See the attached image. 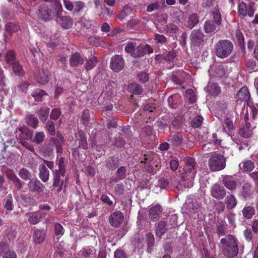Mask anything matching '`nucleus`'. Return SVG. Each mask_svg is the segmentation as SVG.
<instances>
[{"label": "nucleus", "mask_w": 258, "mask_h": 258, "mask_svg": "<svg viewBox=\"0 0 258 258\" xmlns=\"http://www.w3.org/2000/svg\"><path fill=\"white\" fill-rule=\"evenodd\" d=\"M225 203L227 208L229 209L234 208L237 204L236 200L232 195H229L226 197Z\"/></svg>", "instance_id": "obj_34"}, {"label": "nucleus", "mask_w": 258, "mask_h": 258, "mask_svg": "<svg viewBox=\"0 0 258 258\" xmlns=\"http://www.w3.org/2000/svg\"><path fill=\"white\" fill-rule=\"evenodd\" d=\"M243 216L247 219H250L255 214V210L254 208L251 206L244 207L242 210Z\"/></svg>", "instance_id": "obj_29"}, {"label": "nucleus", "mask_w": 258, "mask_h": 258, "mask_svg": "<svg viewBox=\"0 0 258 258\" xmlns=\"http://www.w3.org/2000/svg\"><path fill=\"white\" fill-rule=\"evenodd\" d=\"M50 77L49 72L47 69H42L36 75L35 79L38 84L45 85L49 82Z\"/></svg>", "instance_id": "obj_6"}, {"label": "nucleus", "mask_w": 258, "mask_h": 258, "mask_svg": "<svg viewBox=\"0 0 258 258\" xmlns=\"http://www.w3.org/2000/svg\"><path fill=\"white\" fill-rule=\"evenodd\" d=\"M125 168L124 167H120L117 171V176L119 179H123L125 177Z\"/></svg>", "instance_id": "obj_62"}, {"label": "nucleus", "mask_w": 258, "mask_h": 258, "mask_svg": "<svg viewBox=\"0 0 258 258\" xmlns=\"http://www.w3.org/2000/svg\"><path fill=\"white\" fill-rule=\"evenodd\" d=\"M6 87V84L5 82V76L4 71L2 69L0 68V100L3 101V97L2 96L1 93L4 92L5 94L7 93V90L5 89Z\"/></svg>", "instance_id": "obj_28"}, {"label": "nucleus", "mask_w": 258, "mask_h": 258, "mask_svg": "<svg viewBox=\"0 0 258 258\" xmlns=\"http://www.w3.org/2000/svg\"><path fill=\"white\" fill-rule=\"evenodd\" d=\"M204 35L199 30H193L190 35V39L192 45L199 46L204 41Z\"/></svg>", "instance_id": "obj_9"}, {"label": "nucleus", "mask_w": 258, "mask_h": 258, "mask_svg": "<svg viewBox=\"0 0 258 258\" xmlns=\"http://www.w3.org/2000/svg\"><path fill=\"white\" fill-rule=\"evenodd\" d=\"M210 191L212 197L218 200L223 199L226 196L224 188L218 184H214Z\"/></svg>", "instance_id": "obj_7"}, {"label": "nucleus", "mask_w": 258, "mask_h": 258, "mask_svg": "<svg viewBox=\"0 0 258 258\" xmlns=\"http://www.w3.org/2000/svg\"><path fill=\"white\" fill-rule=\"evenodd\" d=\"M233 49V43L228 40H220L214 45L215 53L220 58H224L229 56Z\"/></svg>", "instance_id": "obj_2"}, {"label": "nucleus", "mask_w": 258, "mask_h": 258, "mask_svg": "<svg viewBox=\"0 0 258 258\" xmlns=\"http://www.w3.org/2000/svg\"><path fill=\"white\" fill-rule=\"evenodd\" d=\"M204 27L205 32L208 34L213 33L216 30L215 25L213 22L211 21H206Z\"/></svg>", "instance_id": "obj_39"}, {"label": "nucleus", "mask_w": 258, "mask_h": 258, "mask_svg": "<svg viewBox=\"0 0 258 258\" xmlns=\"http://www.w3.org/2000/svg\"><path fill=\"white\" fill-rule=\"evenodd\" d=\"M185 162L183 178H186L188 180H189V184L185 185L189 187L192 185V181H193L196 173V170L195 168V161L194 158L188 157L186 159Z\"/></svg>", "instance_id": "obj_4"}, {"label": "nucleus", "mask_w": 258, "mask_h": 258, "mask_svg": "<svg viewBox=\"0 0 258 258\" xmlns=\"http://www.w3.org/2000/svg\"><path fill=\"white\" fill-rule=\"evenodd\" d=\"M18 29V26L14 24L7 23L5 26L6 33L8 35H11L14 32Z\"/></svg>", "instance_id": "obj_43"}, {"label": "nucleus", "mask_w": 258, "mask_h": 258, "mask_svg": "<svg viewBox=\"0 0 258 258\" xmlns=\"http://www.w3.org/2000/svg\"><path fill=\"white\" fill-rule=\"evenodd\" d=\"M96 249L93 246H86L79 251L78 254L84 258H92L96 256Z\"/></svg>", "instance_id": "obj_14"}, {"label": "nucleus", "mask_w": 258, "mask_h": 258, "mask_svg": "<svg viewBox=\"0 0 258 258\" xmlns=\"http://www.w3.org/2000/svg\"><path fill=\"white\" fill-rule=\"evenodd\" d=\"M61 112L59 109L54 108L52 109L50 113V118L53 120H56L60 116Z\"/></svg>", "instance_id": "obj_61"}, {"label": "nucleus", "mask_w": 258, "mask_h": 258, "mask_svg": "<svg viewBox=\"0 0 258 258\" xmlns=\"http://www.w3.org/2000/svg\"><path fill=\"white\" fill-rule=\"evenodd\" d=\"M13 199L11 195H9L7 198V201L5 205V208L9 210L12 211L13 208Z\"/></svg>", "instance_id": "obj_59"}, {"label": "nucleus", "mask_w": 258, "mask_h": 258, "mask_svg": "<svg viewBox=\"0 0 258 258\" xmlns=\"http://www.w3.org/2000/svg\"><path fill=\"white\" fill-rule=\"evenodd\" d=\"M185 97L191 103H194L196 101V95L192 89H188L186 91Z\"/></svg>", "instance_id": "obj_52"}, {"label": "nucleus", "mask_w": 258, "mask_h": 258, "mask_svg": "<svg viewBox=\"0 0 258 258\" xmlns=\"http://www.w3.org/2000/svg\"><path fill=\"white\" fill-rule=\"evenodd\" d=\"M37 15L42 20L47 21L50 19L51 10L48 8L45 3H43L38 7Z\"/></svg>", "instance_id": "obj_11"}, {"label": "nucleus", "mask_w": 258, "mask_h": 258, "mask_svg": "<svg viewBox=\"0 0 258 258\" xmlns=\"http://www.w3.org/2000/svg\"><path fill=\"white\" fill-rule=\"evenodd\" d=\"M162 212L160 205H156L151 206L149 210V217L151 220H155L160 217Z\"/></svg>", "instance_id": "obj_17"}, {"label": "nucleus", "mask_w": 258, "mask_h": 258, "mask_svg": "<svg viewBox=\"0 0 258 258\" xmlns=\"http://www.w3.org/2000/svg\"><path fill=\"white\" fill-rule=\"evenodd\" d=\"M6 61L12 66L18 61L16 60L15 53L13 50H9L6 56Z\"/></svg>", "instance_id": "obj_35"}, {"label": "nucleus", "mask_w": 258, "mask_h": 258, "mask_svg": "<svg viewBox=\"0 0 258 258\" xmlns=\"http://www.w3.org/2000/svg\"><path fill=\"white\" fill-rule=\"evenodd\" d=\"M45 238V233L44 231L36 229L33 233V240L38 244L43 242Z\"/></svg>", "instance_id": "obj_22"}, {"label": "nucleus", "mask_w": 258, "mask_h": 258, "mask_svg": "<svg viewBox=\"0 0 258 258\" xmlns=\"http://www.w3.org/2000/svg\"><path fill=\"white\" fill-rule=\"evenodd\" d=\"M11 66L13 72L15 75L17 76H23L25 74V72L19 61L15 62Z\"/></svg>", "instance_id": "obj_30"}, {"label": "nucleus", "mask_w": 258, "mask_h": 258, "mask_svg": "<svg viewBox=\"0 0 258 258\" xmlns=\"http://www.w3.org/2000/svg\"><path fill=\"white\" fill-rule=\"evenodd\" d=\"M49 109L47 107H42L38 112V116L41 121L45 122L47 119Z\"/></svg>", "instance_id": "obj_32"}, {"label": "nucleus", "mask_w": 258, "mask_h": 258, "mask_svg": "<svg viewBox=\"0 0 258 258\" xmlns=\"http://www.w3.org/2000/svg\"><path fill=\"white\" fill-rule=\"evenodd\" d=\"M226 226L227 225L226 223H223L218 226L217 232L219 236H223L225 235Z\"/></svg>", "instance_id": "obj_60"}, {"label": "nucleus", "mask_w": 258, "mask_h": 258, "mask_svg": "<svg viewBox=\"0 0 258 258\" xmlns=\"http://www.w3.org/2000/svg\"><path fill=\"white\" fill-rule=\"evenodd\" d=\"M207 88L213 95H217L220 92V87L217 84H209Z\"/></svg>", "instance_id": "obj_47"}, {"label": "nucleus", "mask_w": 258, "mask_h": 258, "mask_svg": "<svg viewBox=\"0 0 258 258\" xmlns=\"http://www.w3.org/2000/svg\"><path fill=\"white\" fill-rule=\"evenodd\" d=\"M137 46V44L134 42H128L124 48L125 51L128 53L131 54V55L133 56V54L135 51V48Z\"/></svg>", "instance_id": "obj_44"}, {"label": "nucleus", "mask_w": 258, "mask_h": 258, "mask_svg": "<svg viewBox=\"0 0 258 258\" xmlns=\"http://www.w3.org/2000/svg\"><path fill=\"white\" fill-rule=\"evenodd\" d=\"M222 182L223 184L229 190H233L236 187V183L231 176H224Z\"/></svg>", "instance_id": "obj_20"}, {"label": "nucleus", "mask_w": 258, "mask_h": 258, "mask_svg": "<svg viewBox=\"0 0 258 258\" xmlns=\"http://www.w3.org/2000/svg\"><path fill=\"white\" fill-rule=\"evenodd\" d=\"M17 255L15 251L8 250L4 253L2 258H17Z\"/></svg>", "instance_id": "obj_63"}, {"label": "nucleus", "mask_w": 258, "mask_h": 258, "mask_svg": "<svg viewBox=\"0 0 258 258\" xmlns=\"http://www.w3.org/2000/svg\"><path fill=\"white\" fill-rule=\"evenodd\" d=\"M46 127L49 133L51 135H54L55 134L54 123L52 121H48L46 124Z\"/></svg>", "instance_id": "obj_56"}, {"label": "nucleus", "mask_w": 258, "mask_h": 258, "mask_svg": "<svg viewBox=\"0 0 258 258\" xmlns=\"http://www.w3.org/2000/svg\"><path fill=\"white\" fill-rule=\"evenodd\" d=\"M222 248L224 255L230 258L235 256L238 252V248L235 238L231 235L226 236L221 239Z\"/></svg>", "instance_id": "obj_1"}, {"label": "nucleus", "mask_w": 258, "mask_h": 258, "mask_svg": "<svg viewBox=\"0 0 258 258\" xmlns=\"http://www.w3.org/2000/svg\"><path fill=\"white\" fill-rule=\"evenodd\" d=\"M250 98V93L246 87L241 88L237 94V99L239 100L246 102L249 105V100Z\"/></svg>", "instance_id": "obj_16"}, {"label": "nucleus", "mask_w": 258, "mask_h": 258, "mask_svg": "<svg viewBox=\"0 0 258 258\" xmlns=\"http://www.w3.org/2000/svg\"><path fill=\"white\" fill-rule=\"evenodd\" d=\"M199 22V17L197 14L192 13L189 15L188 26L191 29Z\"/></svg>", "instance_id": "obj_33"}, {"label": "nucleus", "mask_w": 258, "mask_h": 258, "mask_svg": "<svg viewBox=\"0 0 258 258\" xmlns=\"http://www.w3.org/2000/svg\"><path fill=\"white\" fill-rule=\"evenodd\" d=\"M85 7V3L81 1H77L74 3V9L73 10V12H79L82 10Z\"/></svg>", "instance_id": "obj_55"}, {"label": "nucleus", "mask_w": 258, "mask_h": 258, "mask_svg": "<svg viewBox=\"0 0 258 258\" xmlns=\"http://www.w3.org/2000/svg\"><path fill=\"white\" fill-rule=\"evenodd\" d=\"M69 61L71 67H76L80 64H82L84 60L80 53L76 52L71 55Z\"/></svg>", "instance_id": "obj_18"}, {"label": "nucleus", "mask_w": 258, "mask_h": 258, "mask_svg": "<svg viewBox=\"0 0 258 258\" xmlns=\"http://www.w3.org/2000/svg\"><path fill=\"white\" fill-rule=\"evenodd\" d=\"M51 6L55 12V16L58 17L60 16L62 11V7L59 0H52L51 1Z\"/></svg>", "instance_id": "obj_26"}, {"label": "nucleus", "mask_w": 258, "mask_h": 258, "mask_svg": "<svg viewBox=\"0 0 258 258\" xmlns=\"http://www.w3.org/2000/svg\"><path fill=\"white\" fill-rule=\"evenodd\" d=\"M53 187H56L58 186L61 183L60 175H61L60 173L57 172V171H53Z\"/></svg>", "instance_id": "obj_53"}, {"label": "nucleus", "mask_w": 258, "mask_h": 258, "mask_svg": "<svg viewBox=\"0 0 258 258\" xmlns=\"http://www.w3.org/2000/svg\"><path fill=\"white\" fill-rule=\"evenodd\" d=\"M58 169L55 170L54 171H57V172L60 173L62 176H64L66 172V164L64 163V158L63 157H60L58 161Z\"/></svg>", "instance_id": "obj_40"}, {"label": "nucleus", "mask_w": 258, "mask_h": 258, "mask_svg": "<svg viewBox=\"0 0 258 258\" xmlns=\"http://www.w3.org/2000/svg\"><path fill=\"white\" fill-rule=\"evenodd\" d=\"M58 20V23L64 29H70L73 24V19L69 16H60L57 17Z\"/></svg>", "instance_id": "obj_15"}, {"label": "nucleus", "mask_w": 258, "mask_h": 258, "mask_svg": "<svg viewBox=\"0 0 258 258\" xmlns=\"http://www.w3.org/2000/svg\"><path fill=\"white\" fill-rule=\"evenodd\" d=\"M182 136L181 134H174L171 138V141L175 146H179L182 142Z\"/></svg>", "instance_id": "obj_46"}, {"label": "nucleus", "mask_w": 258, "mask_h": 258, "mask_svg": "<svg viewBox=\"0 0 258 258\" xmlns=\"http://www.w3.org/2000/svg\"><path fill=\"white\" fill-rule=\"evenodd\" d=\"M25 215L28 218V221L30 224L35 225L38 223L41 219L46 216V214L36 211L27 213Z\"/></svg>", "instance_id": "obj_8"}, {"label": "nucleus", "mask_w": 258, "mask_h": 258, "mask_svg": "<svg viewBox=\"0 0 258 258\" xmlns=\"http://www.w3.org/2000/svg\"><path fill=\"white\" fill-rule=\"evenodd\" d=\"M212 14L215 23L218 25H220L222 20L221 15L220 11L218 10L215 9L212 11Z\"/></svg>", "instance_id": "obj_50"}, {"label": "nucleus", "mask_w": 258, "mask_h": 258, "mask_svg": "<svg viewBox=\"0 0 258 258\" xmlns=\"http://www.w3.org/2000/svg\"><path fill=\"white\" fill-rule=\"evenodd\" d=\"M18 174L22 179L25 180L30 179L31 176L30 172L26 168L21 169L19 171Z\"/></svg>", "instance_id": "obj_48"}, {"label": "nucleus", "mask_w": 258, "mask_h": 258, "mask_svg": "<svg viewBox=\"0 0 258 258\" xmlns=\"http://www.w3.org/2000/svg\"><path fill=\"white\" fill-rule=\"evenodd\" d=\"M124 67V60L122 56L115 55L111 59L110 68L114 72L120 71Z\"/></svg>", "instance_id": "obj_5"}, {"label": "nucleus", "mask_w": 258, "mask_h": 258, "mask_svg": "<svg viewBox=\"0 0 258 258\" xmlns=\"http://www.w3.org/2000/svg\"><path fill=\"white\" fill-rule=\"evenodd\" d=\"M55 234L56 236H58L59 237L61 236L64 232V228L62 226L58 223H55L54 225Z\"/></svg>", "instance_id": "obj_51"}, {"label": "nucleus", "mask_w": 258, "mask_h": 258, "mask_svg": "<svg viewBox=\"0 0 258 258\" xmlns=\"http://www.w3.org/2000/svg\"><path fill=\"white\" fill-rule=\"evenodd\" d=\"M113 94V91L112 90V87L110 85H107L106 87L105 90H104L102 92L101 95L104 97H111Z\"/></svg>", "instance_id": "obj_57"}, {"label": "nucleus", "mask_w": 258, "mask_h": 258, "mask_svg": "<svg viewBox=\"0 0 258 258\" xmlns=\"http://www.w3.org/2000/svg\"><path fill=\"white\" fill-rule=\"evenodd\" d=\"M203 121V118L201 116H196L192 119L191 125L194 127H199L202 124Z\"/></svg>", "instance_id": "obj_54"}, {"label": "nucleus", "mask_w": 258, "mask_h": 258, "mask_svg": "<svg viewBox=\"0 0 258 258\" xmlns=\"http://www.w3.org/2000/svg\"><path fill=\"white\" fill-rule=\"evenodd\" d=\"M208 165L212 171H220L226 167V159L221 154L214 153L210 156Z\"/></svg>", "instance_id": "obj_3"}, {"label": "nucleus", "mask_w": 258, "mask_h": 258, "mask_svg": "<svg viewBox=\"0 0 258 258\" xmlns=\"http://www.w3.org/2000/svg\"><path fill=\"white\" fill-rule=\"evenodd\" d=\"M239 167L242 170L249 172L254 169V164L251 160H245L239 164Z\"/></svg>", "instance_id": "obj_23"}, {"label": "nucleus", "mask_w": 258, "mask_h": 258, "mask_svg": "<svg viewBox=\"0 0 258 258\" xmlns=\"http://www.w3.org/2000/svg\"><path fill=\"white\" fill-rule=\"evenodd\" d=\"M106 166L111 170H114L118 166L116 159L113 157H109L106 160Z\"/></svg>", "instance_id": "obj_42"}, {"label": "nucleus", "mask_w": 258, "mask_h": 258, "mask_svg": "<svg viewBox=\"0 0 258 258\" xmlns=\"http://www.w3.org/2000/svg\"><path fill=\"white\" fill-rule=\"evenodd\" d=\"M39 176L40 179L44 182H47L49 177V171L45 165L41 164L39 166Z\"/></svg>", "instance_id": "obj_19"}, {"label": "nucleus", "mask_w": 258, "mask_h": 258, "mask_svg": "<svg viewBox=\"0 0 258 258\" xmlns=\"http://www.w3.org/2000/svg\"><path fill=\"white\" fill-rule=\"evenodd\" d=\"M128 90L131 93L135 95L141 94L143 92L142 88L137 83H132L128 86Z\"/></svg>", "instance_id": "obj_31"}, {"label": "nucleus", "mask_w": 258, "mask_h": 258, "mask_svg": "<svg viewBox=\"0 0 258 258\" xmlns=\"http://www.w3.org/2000/svg\"><path fill=\"white\" fill-rule=\"evenodd\" d=\"M26 122L28 125L35 128L38 124V119L37 117L35 116L34 115L29 114H28L26 117Z\"/></svg>", "instance_id": "obj_24"}, {"label": "nucleus", "mask_w": 258, "mask_h": 258, "mask_svg": "<svg viewBox=\"0 0 258 258\" xmlns=\"http://www.w3.org/2000/svg\"><path fill=\"white\" fill-rule=\"evenodd\" d=\"M76 137L79 142V147L83 149H86L87 143L84 133L82 131H78Z\"/></svg>", "instance_id": "obj_21"}, {"label": "nucleus", "mask_w": 258, "mask_h": 258, "mask_svg": "<svg viewBox=\"0 0 258 258\" xmlns=\"http://www.w3.org/2000/svg\"><path fill=\"white\" fill-rule=\"evenodd\" d=\"M97 62V58L95 56H92L86 61V63L85 64L86 70L88 71L91 70L95 66Z\"/></svg>", "instance_id": "obj_45"}, {"label": "nucleus", "mask_w": 258, "mask_h": 258, "mask_svg": "<svg viewBox=\"0 0 258 258\" xmlns=\"http://www.w3.org/2000/svg\"><path fill=\"white\" fill-rule=\"evenodd\" d=\"M27 128L26 127H20L16 130L17 136H19L22 139L28 140L30 136L27 134Z\"/></svg>", "instance_id": "obj_36"}, {"label": "nucleus", "mask_w": 258, "mask_h": 258, "mask_svg": "<svg viewBox=\"0 0 258 258\" xmlns=\"http://www.w3.org/2000/svg\"><path fill=\"white\" fill-rule=\"evenodd\" d=\"M159 157L158 155L153 152H149L144 155V161L145 163H152L155 165L157 169H159L160 167V165L159 164Z\"/></svg>", "instance_id": "obj_12"}, {"label": "nucleus", "mask_w": 258, "mask_h": 258, "mask_svg": "<svg viewBox=\"0 0 258 258\" xmlns=\"http://www.w3.org/2000/svg\"><path fill=\"white\" fill-rule=\"evenodd\" d=\"M123 218V215L121 212L116 211L110 215L109 220L112 226L117 227L122 222Z\"/></svg>", "instance_id": "obj_10"}, {"label": "nucleus", "mask_w": 258, "mask_h": 258, "mask_svg": "<svg viewBox=\"0 0 258 258\" xmlns=\"http://www.w3.org/2000/svg\"><path fill=\"white\" fill-rule=\"evenodd\" d=\"M145 54L144 45H139L135 48V51L133 54V57H139Z\"/></svg>", "instance_id": "obj_49"}, {"label": "nucleus", "mask_w": 258, "mask_h": 258, "mask_svg": "<svg viewBox=\"0 0 258 258\" xmlns=\"http://www.w3.org/2000/svg\"><path fill=\"white\" fill-rule=\"evenodd\" d=\"M227 73V69L223 65L218 66L215 70L216 76L219 78L225 77Z\"/></svg>", "instance_id": "obj_38"}, {"label": "nucleus", "mask_w": 258, "mask_h": 258, "mask_svg": "<svg viewBox=\"0 0 258 258\" xmlns=\"http://www.w3.org/2000/svg\"><path fill=\"white\" fill-rule=\"evenodd\" d=\"M243 234L246 241L248 242H251L252 244H253L254 242H256V238L257 237L253 236L252 231L250 228H246L243 231Z\"/></svg>", "instance_id": "obj_37"}, {"label": "nucleus", "mask_w": 258, "mask_h": 258, "mask_svg": "<svg viewBox=\"0 0 258 258\" xmlns=\"http://www.w3.org/2000/svg\"><path fill=\"white\" fill-rule=\"evenodd\" d=\"M47 95L44 90L38 88L35 89L31 94L32 96L37 101H42V98Z\"/></svg>", "instance_id": "obj_27"}, {"label": "nucleus", "mask_w": 258, "mask_h": 258, "mask_svg": "<svg viewBox=\"0 0 258 258\" xmlns=\"http://www.w3.org/2000/svg\"><path fill=\"white\" fill-rule=\"evenodd\" d=\"M44 138L45 135L43 132H36L32 141L36 144H40L43 142Z\"/></svg>", "instance_id": "obj_41"}, {"label": "nucleus", "mask_w": 258, "mask_h": 258, "mask_svg": "<svg viewBox=\"0 0 258 258\" xmlns=\"http://www.w3.org/2000/svg\"><path fill=\"white\" fill-rule=\"evenodd\" d=\"M114 258H126V253L121 249H117L114 252Z\"/></svg>", "instance_id": "obj_64"}, {"label": "nucleus", "mask_w": 258, "mask_h": 258, "mask_svg": "<svg viewBox=\"0 0 258 258\" xmlns=\"http://www.w3.org/2000/svg\"><path fill=\"white\" fill-rule=\"evenodd\" d=\"M28 187L31 191L42 192L44 188V185L38 179H33L29 181Z\"/></svg>", "instance_id": "obj_13"}, {"label": "nucleus", "mask_w": 258, "mask_h": 258, "mask_svg": "<svg viewBox=\"0 0 258 258\" xmlns=\"http://www.w3.org/2000/svg\"><path fill=\"white\" fill-rule=\"evenodd\" d=\"M167 230V225L165 221H160L156 229V236L161 237L164 234Z\"/></svg>", "instance_id": "obj_25"}, {"label": "nucleus", "mask_w": 258, "mask_h": 258, "mask_svg": "<svg viewBox=\"0 0 258 258\" xmlns=\"http://www.w3.org/2000/svg\"><path fill=\"white\" fill-rule=\"evenodd\" d=\"M238 13L242 16H246L247 14L246 5L244 3H241L238 5Z\"/></svg>", "instance_id": "obj_58"}]
</instances>
